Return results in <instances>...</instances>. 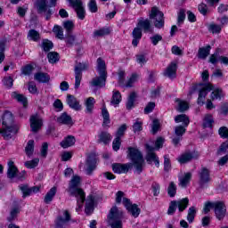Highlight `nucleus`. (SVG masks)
Returning a JSON list of instances; mask_svg holds the SVG:
<instances>
[{"instance_id":"nucleus-1","label":"nucleus","mask_w":228,"mask_h":228,"mask_svg":"<svg viewBox=\"0 0 228 228\" xmlns=\"http://www.w3.org/2000/svg\"><path fill=\"white\" fill-rule=\"evenodd\" d=\"M199 90L198 104H204L206 102V97L208 94L212 91L210 98L212 101H222L224 97V91L218 87H214L210 83L199 84L198 86H192L189 91V95H191L195 90Z\"/></svg>"},{"instance_id":"nucleus-2","label":"nucleus","mask_w":228,"mask_h":228,"mask_svg":"<svg viewBox=\"0 0 228 228\" xmlns=\"http://www.w3.org/2000/svg\"><path fill=\"white\" fill-rule=\"evenodd\" d=\"M81 184V176L79 175H73L71 180L69 181L68 191L72 195L73 197H76L77 199V208L76 211L77 213H79L83 209V206L85 204V200L86 199V196L85 195V191H83V189L79 188V185Z\"/></svg>"},{"instance_id":"nucleus-3","label":"nucleus","mask_w":228,"mask_h":228,"mask_svg":"<svg viewBox=\"0 0 228 228\" xmlns=\"http://www.w3.org/2000/svg\"><path fill=\"white\" fill-rule=\"evenodd\" d=\"M2 120L0 134H2L4 140H10L13 134H17L19 132V126L13 123V115L8 110L3 114Z\"/></svg>"},{"instance_id":"nucleus-4","label":"nucleus","mask_w":228,"mask_h":228,"mask_svg":"<svg viewBox=\"0 0 228 228\" xmlns=\"http://www.w3.org/2000/svg\"><path fill=\"white\" fill-rule=\"evenodd\" d=\"M127 158L132 161L136 172L142 174L143 167H145V160L143 159V155L138 148L130 147L127 151Z\"/></svg>"},{"instance_id":"nucleus-5","label":"nucleus","mask_w":228,"mask_h":228,"mask_svg":"<svg viewBox=\"0 0 228 228\" xmlns=\"http://www.w3.org/2000/svg\"><path fill=\"white\" fill-rule=\"evenodd\" d=\"M96 70L100 77L93 78L91 81L92 86H96L97 88H102L106 86V62L102 58L97 59Z\"/></svg>"},{"instance_id":"nucleus-6","label":"nucleus","mask_w":228,"mask_h":228,"mask_svg":"<svg viewBox=\"0 0 228 228\" xmlns=\"http://www.w3.org/2000/svg\"><path fill=\"white\" fill-rule=\"evenodd\" d=\"M122 210L118 209L117 206L112 207L109 214V225L111 228H122Z\"/></svg>"},{"instance_id":"nucleus-7","label":"nucleus","mask_w":228,"mask_h":228,"mask_svg":"<svg viewBox=\"0 0 228 228\" xmlns=\"http://www.w3.org/2000/svg\"><path fill=\"white\" fill-rule=\"evenodd\" d=\"M80 170L86 172V175H92V173L97 168V159L95 155H89L86 160V164H80Z\"/></svg>"},{"instance_id":"nucleus-8","label":"nucleus","mask_w":228,"mask_h":228,"mask_svg":"<svg viewBox=\"0 0 228 228\" xmlns=\"http://www.w3.org/2000/svg\"><path fill=\"white\" fill-rule=\"evenodd\" d=\"M190 202V200H188V198L183 199L181 200L178 201H171L169 204V208L167 209V215H174V213H175V210L179 209L180 213H182V211H183L186 208H188V203Z\"/></svg>"},{"instance_id":"nucleus-9","label":"nucleus","mask_w":228,"mask_h":228,"mask_svg":"<svg viewBox=\"0 0 228 228\" xmlns=\"http://www.w3.org/2000/svg\"><path fill=\"white\" fill-rule=\"evenodd\" d=\"M125 80H126V72H124L123 70L118 71V81L120 86H126V88H131L132 86H134V83L138 81V75L132 74V76L129 77L126 83H124Z\"/></svg>"},{"instance_id":"nucleus-10","label":"nucleus","mask_w":228,"mask_h":228,"mask_svg":"<svg viewBox=\"0 0 228 228\" xmlns=\"http://www.w3.org/2000/svg\"><path fill=\"white\" fill-rule=\"evenodd\" d=\"M150 19L154 20L155 28L161 29L165 26V20H163V12L158 10V8L153 7L150 13Z\"/></svg>"},{"instance_id":"nucleus-11","label":"nucleus","mask_w":228,"mask_h":228,"mask_svg":"<svg viewBox=\"0 0 228 228\" xmlns=\"http://www.w3.org/2000/svg\"><path fill=\"white\" fill-rule=\"evenodd\" d=\"M146 151L147 154L145 159L147 163H149L150 165H152V163H154L155 167H157V168H159V158L158 157V155L155 154L154 148L149 144H146Z\"/></svg>"},{"instance_id":"nucleus-12","label":"nucleus","mask_w":228,"mask_h":228,"mask_svg":"<svg viewBox=\"0 0 228 228\" xmlns=\"http://www.w3.org/2000/svg\"><path fill=\"white\" fill-rule=\"evenodd\" d=\"M123 206L126 208V211L134 216V218H138V216H140V208H138V205L131 203L129 199L123 200Z\"/></svg>"},{"instance_id":"nucleus-13","label":"nucleus","mask_w":228,"mask_h":228,"mask_svg":"<svg viewBox=\"0 0 228 228\" xmlns=\"http://www.w3.org/2000/svg\"><path fill=\"white\" fill-rule=\"evenodd\" d=\"M214 211L217 220H224L225 218V213H227V208L225 203L223 201L213 202Z\"/></svg>"},{"instance_id":"nucleus-14","label":"nucleus","mask_w":228,"mask_h":228,"mask_svg":"<svg viewBox=\"0 0 228 228\" xmlns=\"http://www.w3.org/2000/svg\"><path fill=\"white\" fill-rule=\"evenodd\" d=\"M69 4L77 12V15L80 20L85 19V7L83 6V2L81 0H69Z\"/></svg>"},{"instance_id":"nucleus-15","label":"nucleus","mask_w":228,"mask_h":228,"mask_svg":"<svg viewBox=\"0 0 228 228\" xmlns=\"http://www.w3.org/2000/svg\"><path fill=\"white\" fill-rule=\"evenodd\" d=\"M66 102L68 106H69V108L75 111H81V110H83V105H81L79 100H77V98H76L74 95L68 94Z\"/></svg>"},{"instance_id":"nucleus-16","label":"nucleus","mask_w":228,"mask_h":228,"mask_svg":"<svg viewBox=\"0 0 228 228\" xmlns=\"http://www.w3.org/2000/svg\"><path fill=\"white\" fill-rule=\"evenodd\" d=\"M88 66L85 63H78L75 67V88L77 89L79 88V86L81 85V72L82 70H85Z\"/></svg>"},{"instance_id":"nucleus-17","label":"nucleus","mask_w":228,"mask_h":228,"mask_svg":"<svg viewBox=\"0 0 228 228\" xmlns=\"http://www.w3.org/2000/svg\"><path fill=\"white\" fill-rule=\"evenodd\" d=\"M42 118L38 116V114H34L30 117V128L33 133H37L39 129L42 128Z\"/></svg>"},{"instance_id":"nucleus-18","label":"nucleus","mask_w":228,"mask_h":228,"mask_svg":"<svg viewBox=\"0 0 228 228\" xmlns=\"http://www.w3.org/2000/svg\"><path fill=\"white\" fill-rule=\"evenodd\" d=\"M133 167L132 164H113L112 170L115 174H127L129 172V168Z\"/></svg>"},{"instance_id":"nucleus-19","label":"nucleus","mask_w":228,"mask_h":228,"mask_svg":"<svg viewBox=\"0 0 228 228\" xmlns=\"http://www.w3.org/2000/svg\"><path fill=\"white\" fill-rule=\"evenodd\" d=\"M197 158H199V152H186L178 158V161L183 165L188 163V161H191V159H197Z\"/></svg>"},{"instance_id":"nucleus-20","label":"nucleus","mask_w":228,"mask_h":228,"mask_svg":"<svg viewBox=\"0 0 228 228\" xmlns=\"http://www.w3.org/2000/svg\"><path fill=\"white\" fill-rule=\"evenodd\" d=\"M69 220H70V213L64 210L62 216L57 218L55 228H65V224L69 222Z\"/></svg>"},{"instance_id":"nucleus-21","label":"nucleus","mask_w":228,"mask_h":228,"mask_svg":"<svg viewBox=\"0 0 228 228\" xmlns=\"http://www.w3.org/2000/svg\"><path fill=\"white\" fill-rule=\"evenodd\" d=\"M211 181V176L209 175V169L203 167L200 172V184L204 186Z\"/></svg>"},{"instance_id":"nucleus-22","label":"nucleus","mask_w":228,"mask_h":228,"mask_svg":"<svg viewBox=\"0 0 228 228\" xmlns=\"http://www.w3.org/2000/svg\"><path fill=\"white\" fill-rule=\"evenodd\" d=\"M20 190L23 193V198L29 197L32 193H38L40 191L39 187H32L30 189L28 185H20Z\"/></svg>"},{"instance_id":"nucleus-23","label":"nucleus","mask_w":228,"mask_h":228,"mask_svg":"<svg viewBox=\"0 0 228 228\" xmlns=\"http://www.w3.org/2000/svg\"><path fill=\"white\" fill-rule=\"evenodd\" d=\"M177 72V63L171 62V64L167 67V69L165 71V76L169 77V79H174L176 76Z\"/></svg>"},{"instance_id":"nucleus-24","label":"nucleus","mask_w":228,"mask_h":228,"mask_svg":"<svg viewBox=\"0 0 228 228\" xmlns=\"http://www.w3.org/2000/svg\"><path fill=\"white\" fill-rule=\"evenodd\" d=\"M132 35L134 38L132 41V45H134V47H136L138 44H140V40H142V28H140L139 27L134 28Z\"/></svg>"},{"instance_id":"nucleus-25","label":"nucleus","mask_w":228,"mask_h":228,"mask_svg":"<svg viewBox=\"0 0 228 228\" xmlns=\"http://www.w3.org/2000/svg\"><path fill=\"white\" fill-rule=\"evenodd\" d=\"M186 127L187 126H179L175 128V133L177 136L173 139V143L175 145H177V143H179V142H181V136H183V134H184V133H186Z\"/></svg>"},{"instance_id":"nucleus-26","label":"nucleus","mask_w":228,"mask_h":228,"mask_svg":"<svg viewBox=\"0 0 228 228\" xmlns=\"http://www.w3.org/2000/svg\"><path fill=\"white\" fill-rule=\"evenodd\" d=\"M120 102H122V94H120L119 91L113 90L112 98L110 100L111 106H114V108H118Z\"/></svg>"},{"instance_id":"nucleus-27","label":"nucleus","mask_w":228,"mask_h":228,"mask_svg":"<svg viewBox=\"0 0 228 228\" xmlns=\"http://www.w3.org/2000/svg\"><path fill=\"white\" fill-rule=\"evenodd\" d=\"M58 191V187L53 186L52 187L45 196V204H51L53 202L54 197H56V193Z\"/></svg>"},{"instance_id":"nucleus-28","label":"nucleus","mask_w":228,"mask_h":228,"mask_svg":"<svg viewBox=\"0 0 228 228\" xmlns=\"http://www.w3.org/2000/svg\"><path fill=\"white\" fill-rule=\"evenodd\" d=\"M209 61L210 63H213V65H215V63H218V61H220L223 65H228V58L225 56L218 57V53L212 54L210 56Z\"/></svg>"},{"instance_id":"nucleus-29","label":"nucleus","mask_w":228,"mask_h":228,"mask_svg":"<svg viewBox=\"0 0 228 228\" xmlns=\"http://www.w3.org/2000/svg\"><path fill=\"white\" fill-rule=\"evenodd\" d=\"M94 206H95V200L94 199V196H88L86 201V215H92V213H94Z\"/></svg>"},{"instance_id":"nucleus-30","label":"nucleus","mask_w":228,"mask_h":228,"mask_svg":"<svg viewBox=\"0 0 228 228\" xmlns=\"http://www.w3.org/2000/svg\"><path fill=\"white\" fill-rule=\"evenodd\" d=\"M17 172H19V170L17 169V167H15V163L13 160H10L8 162L7 177H9V179H13V177L17 175Z\"/></svg>"},{"instance_id":"nucleus-31","label":"nucleus","mask_w":228,"mask_h":228,"mask_svg":"<svg viewBox=\"0 0 228 228\" xmlns=\"http://www.w3.org/2000/svg\"><path fill=\"white\" fill-rule=\"evenodd\" d=\"M175 122L176 124H183L184 127H188L190 126V118L186 114H180L175 117Z\"/></svg>"},{"instance_id":"nucleus-32","label":"nucleus","mask_w":228,"mask_h":228,"mask_svg":"<svg viewBox=\"0 0 228 228\" xmlns=\"http://www.w3.org/2000/svg\"><path fill=\"white\" fill-rule=\"evenodd\" d=\"M76 143V138L74 136L69 135L61 142V147L62 149H69V147H72Z\"/></svg>"},{"instance_id":"nucleus-33","label":"nucleus","mask_w":228,"mask_h":228,"mask_svg":"<svg viewBox=\"0 0 228 228\" xmlns=\"http://www.w3.org/2000/svg\"><path fill=\"white\" fill-rule=\"evenodd\" d=\"M84 104L86 106V113H92L94 111V106H95V99L89 97L85 100Z\"/></svg>"},{"instance_id":"nucleus-34","label":"nucleus","mask_w":228,"mask_h":228,"mask_svg":"<svg viewBox=\"0 0 228 228\" xmlns=\"http://www.w3.org/2000/svg\"><path fill=\"white\" fill-rule=\"evenodd\" d=\"M180 186L182 188H186L190 184V181H191V173H185L183 176L179 178Z\"/></svg>"},{"instance_id":"nucleus-35","label":"nucleus","mask_w":228,"mask_h":228,"mask_svg":"<svg viewBox=\"0 0 228 228\" xmlns=\"http://www.w3.org/2000/svg\"><path fill=\"white\" fill-rule=\"evenodd\" d=\"M98 142L100 143H104L105 145H107V143H110L111 142V134L107 132H102L98 135Z\"/></svg>"},{"instance_id":"nucleus-36","label":"nucleus","mask_w":228,"mask_h":228,"mask_svg":"<svg viewBox=\"0 0 228 228\" xmlns=\"http://www.w3.org/2000/svg\"><path fill=\"white\" fill-rule=\"evenodd\" d=\"M175 107H176L177 111H181V112L186 111V110H188L190 108L187 102L180 100V99L175 100Z\"/></svg>"},{"instance_id":"nucleus-37","label":"nucleus","mask_w":228,"mask_h":228,"mask_svg":"<svg viewBox=\"0 0 228 228\" xmlns=\"http://www.w3.org/2000/svg\"><path fill=\"white\" fill-rule=\"evenodd\" d=\"M137 26L138 28H142L144 31H152L151 28V21L148 19L144 20L143 18H140Z\"/></svg>"},{"instance_id":"nucleus-38","label":"nucleus","mask_w":228,"mask_h":228,"mask_svg":"<svg viewBox=\"0 0 228 228\" xmlns=\"http://www.w3.org/2000/svg\"><path fill=\"white\" fill-rule=\"evenodd\" d=\"M57 122H59V124H65L66 126H69L72 124V118H70V116H69L67 113H62L57 118Z\"/></svg>"},{"instance_id":"nucleus-39","label":"nucleus","mask_w":228,"mask_h":228,"mask_svg":"<svg viewBox=\"0 0 228 228\" xmlns=\"http://www.w3.org/2000/svg\"><path fill=\"white\" fill-rule=\"evenodd\" d=\"M213 124H215L213 115L206 114L203 118V127H213Z\"/></svg>"},{"instance_id":"nucleus-40","label":"nucleus","mask_w":228,"mask_h":228,"mask_svg":"<svg viewBox=\"0 0 228 228\" xmlns=\"http://www.w3.org/2000/svg\"><path fill=\"white\" fill-rule=\"evenodd\" d=\"M211 51V46H206L203 48H200L198 53V58H200L201 60H206L208 56H209V53Z\"/></svg>"},{"instance_id":"nucleus-41","label":"nucleus","mask_w":228,"mask_h":228,"mask_svg":"<svg viewBox=\"0 0 228 228\" xmlns=\"http://www.w3.org/2000/svg\"><path fill=\"white\" fill-rule=\"evenodd\" d=\"M12 99H16V101H18V102H21V104L24 107L28 106V98H26V96L14 92L12 94Z\"/></svg>"},{"instance_id":"nucleus-42","label":"nucleus","mask_w":228,"mask_h":228,"mask_svg":"<svg viewBox=\"0 0 228 228\" xmlns=\"http://www.w3.org/2000/svg\"><path fill=\"white\" fill-rule=\"evenodd\" d=\"M27 38L32 42H38L40 40V33L35 29H30L28 33Z\"/></svg>"},{"instance_id":"nucleus-43","label":"nucleus","mask_w":228,"mask_h":228,"mask_svg":"<svg viewBox=\"0 0 228 228\" xmlns=\"http://www.w3.org/2000/svg\"><path fill=\"white\" fill-rule=\"evenodd\" d=\"M136 101V93H131L128 96V100L126 102V109L133 110L134 108V102Z\"/></svg>"},{"instance_id":"nucleus-44","label":"nucleus","mask_w":228,"mask_h":228,"mask_svg":"<svg viewBox=\"0 0 228 228\" xmlns=\"http://www.w3.org/2000/svg\"><path fill=\"white\" fill-rule=\"evenodd\" d=\"M35 79L39 83H48L50 77L49 75L45 73H37L35 75Z\"/></svg>"},{"instance_id":"nucleus-45","label":"nucleus","mask_w":228,"mask_h":228,"mask_svg":"<svg viewBox=\"0 0 228 228\" xmlns=\"http://www.w3.org/2000/svg\"><path fill=\"white\" fill-rule=\"evenodd\" d=\"M105 35H110V28H100L94 31V38L105 37Z\"/></svg>"},{"instance_id":"nucleus-46","label":"nucleus","mask_w":228,"mask_h":228,"mask_svg":"<svg viewBox=\"0 0 228 228\" xmlns=\"http://www.w3.org/2000/svg\"><path fill=\"white\" fill-rule=\"evenodd\" d=\"M53 31L57 38L60 40H63L64 35H63V28L58 25H55L53 28Z\"/></svg>"},{"instance_id":"nucleus-47","label":"nucleus","mask_w":228,"mask_h":228,"mask_svg":"<svg viewBox=\"0 0 228 228\" xmlns=\"http://www.w3.org/2000/svg\"><path fill=\"white\" fill-rule=\"evenodd\" d=\"M195 215H197V210L194 207H191L188 211L187 220L189 224H193V220H195Z\"/></svg>"},{"instance_id":"nucleus-48","label":"nucleus","mask_w":228,"mask_h":228,"mask_svg":"<svg viewBox=\"0 0 228 228\" xmlns=\"http://www.w3.org/2000/svg\"><path fill=\"white\" fill-rule=\"evenodd\" d=\"M34 149H35V141L29 140L25 148L27 156H31L33 154Z\"/></svg>"},{"instance_id":"nucleus-49","label":"nucleus","mask_w":228,"mask_h":228,"mask_svg":"<svg viewBox=\"0 0 228 228\" xmlns=\"http://www.w3.org/2000/svg\"><path fill=\"white\" fill-rule=\"evenodd\" d=\"M49 63H56V61H59L60 55L58 53L50 52L47 55Z\"/></svg>"},{"instance_id":"nucleus-50","label":"nucleus","mask_w":228,"mask_h":228,"mask_svg":"<svg viewBox=\"0 0 228 228\" xmlns=\"http://www.w3.org/2000/svg\"><path fill=\"white\" fill-rule=\"evenodd\" d=\"M167 193L169 197H175V193H177V186H175V183H174V182H171L169 183V186L167 188Z\"/></svg>"},{"instance_id":"nucleus-51","label":"nucleus","mask_w":228,"mask_h":228,"mask_svg":"<svg viewBox=\"0 0 228 228\" xmlns=\"http://www.w3.org/2000/svg\"><path fill=\"white\" fill-rule=\"evenodd\" d=\"M47 0H38L37 2V7L38 12H47V4H45Z\"/></svg>"},{"instance_id":"nucleus-52","label":"nucleus","mask_w":228,"mask_h":228,"mask_svg":"<svg viewBox=\"0 0 228 228\" xmlns=\"http://www.w3.org/2000/svg\"><path fill=\"white\" fill-rule=\"evenodd\" d=\"M102 115L103 118V126H108V124H110V113L106 108L102 110Z\"/></svg>"},{"instance_id":"nucleus-53","label":"nucleus","mask_w":228,"mask_h":228,"mask_svg":"<svg viewBox=\"0 0 228 228\" xmlns=\"http://www.w3.org/2000/svg\"><path fill=\"white\" fill-rule=\"evenodd\" d=\"M142 125H143V122H142V120L136 119L133 125L134 133H140V131H142Z\"/></svg>"},{"instance_id":"nucleus-54","label":"nucleus","mask_w":228,"mask_h":228,"mask_svg":"<svg viewBox=\"0 0 228 228\" xmlns=\"http://www.w3.org/2000/svg\"><path fill=\"white\" fill-rule=\"evenodd\" d=\"M38 163H40V159H34L33 160L25 162V167L27 168H35L36 167H38Z\"/></svg>"},{"instance_id":"nucleus-55","label":"nucleus","mask_w":228,"mask_h":228,"mask_svg":"<svg viewBox=\"0 0 228 228\" xmlns=\"http://www.w3.org/2000/svg\"><path fill=\"white\" fill-rule=\"evenodd\" d=\"M20 210L19 208H14L11 210L10 216H8V221L9 222H13L15 218H17V215H19Z\"/></svg>"},{"instance_id":"nucleus-56","label":"nucleus","mask_w":228,"mask_h":228,"mask_svg":"<svg viewBox=\"0 0 228 228\" xmlns=\"http://www.w3.org/2000/svg\"><path fill=\"white\" fill-rule=\"evenodd\" d=\"M225 152H228V141L223 142L218 150L219 156L225 154Z\"/></svg>"},{"instance_id":"nucleus-57","label":"nucleus","mask_w":228,"mask_h":228,"mask_svg":"<svg viewBox=\"0 0 228 228\" xmlns=\"http://www.w3.org/2000/svg\"><path fill=\"white\" fill-rule=\"evenodd\" d=\"M28 90L29 94H38V88H37V84H35V82L28 83Z\"/></svg>"},{"instance_id":"nucleus-58","label":"nucleus","mask_w":228,"mask_h":228,"mask_svg":"<svg viewBox=\"0 0 228 228\" xmlns=\"http://www.w3.org/2000/svg\"><path fill=\"white\" fill-rule=\"evenodd\" d=\"M127 129V126L126 125H122L121 126H119V128L118 129L117 133H116V138H122V136H124V133H126V130Z\"/></svg>"},{"instance_id":"nucleus-59","label":"nucleus","mask_w":228,"mask_h":228,"mask_svg":"<svg viewBox=\"0 0 228 228\" xmlns=\"http://www.w3.org/2000/svg\"><path fill=\"white\" fill-rule=\"evenodd\" d=\"M53 47V42L44 39L42 43V48L44 51H51V48Z\"/></svg>"},{"instance_id":"nucleus-60","label":"nucleus","mask_w":228,"mask_h":228,"mask_svg":"<svg viewBox=\"0 0 228 228\" xmlns=\"http://www.w3.org/2000/svg\"><path fill=\"white\" fill-rule=\"evenodd\" d=\"M88 8L92 13H96L97 8V2L95 0H91L88 4Z\"/></svg>"},{"instance_id":"nucleus-61","label":"nucleus","mask_w":228,"mask_h":228,"mask_svg":"<svg viewBox=\"0 0 228 228\" xmlns=\"http://www.w3.org/2000/svg\"><path fill=\"white\" fill-rule=\"evenodd\" d=\"M124 199H127L126 197H124V192L119 191L116 193V202L117 204H124Z\"/></svg>"},{"instance_id":"nucleus-62","label":"nucleus","mask_w":228,"mask_h":228,"mask_svg":"<svg viewBox=\"0 0 228 228\" xmlns=\"http://www.w3.org/2000/svg\"><path fill=\"white\" fill-rule=\"evenodd\" d=\"M218 134L221 138H228V128L227 126H221L218 130Z\"/></svg>"},{"instance_id":"nucleus-63","label":"nucleus","mask_w":228,"mask_h":228,"mask_svg":"<svg viewBox=\"0 0 228 228\" xmlns=\"http://www.w3.org/2000/svg\"><path fill=\"white\" fill-rule=\"evenodd\" d=\"M63 27L66 31H72L74 29V22L67 20L63 22Z\"/></svg>"},{"instance_id":"nucleus-64","label":"nucleus","mask_w":228,"mask_h":228,"mask_svg":"<svg viewBox=\"0 0 228 228\" xmlns=\"http://www.w3.org/2000/svg\"><path fill=\"white\" fill-rule=\"evenodd\" d=\"M53 108H55L57 111H61L63 110V102H61V100H55V102H53Z\"/></svg>"}]
</instances>
